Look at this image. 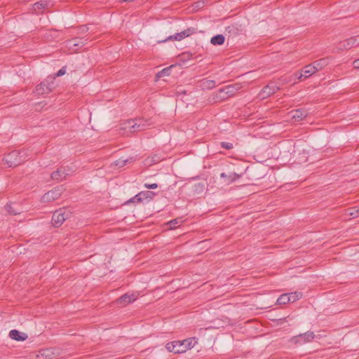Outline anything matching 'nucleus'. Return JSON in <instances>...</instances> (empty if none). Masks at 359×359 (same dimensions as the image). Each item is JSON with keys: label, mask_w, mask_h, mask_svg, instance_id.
Segmentation results:
<instances>
[{"label": "nucleus", "mask_w": 359, "mask_h": 359, "mask_svg": "<svg viewBox=\"0 0 359 359\" xmlns=\"http://www.w3.org/2000/svg\"><path fill=\"white\" fill-rule=\"evenodd\" d=\"M156 195V194L152 191H142L127 201L125 204L127 205L130 203H141L144 200L149 202L151 201Z\"/></svg>", "instance_id": "nucleus-4"}, {"label": "nucleus", "mask_w": 359, "mask_h": 359, "mask_svg": "<svg viewBox=\"0 0 359 359\" xmlns=\"http://www.w3.org/2000/svg\"><path fill=\"white\" fill-rule=\"evenodd\" d=\"M129 130L131 133H135L144 130V124L142 123V120H130L128 123Z\"/></svg>", "instance_id": "nucleus-14"}, {"label": "nucleus", "mask_w": 359, "mask_h": 359, "mask_svg": "<svg viewBox=\"0 0 359 359\" xmlns=\"http://www.w3.org/2000/svg\"><path fill=\"white\" fill-rule=\"evenodd\" d=\"M50 5V1L41 0L33 5V9L35 12H39V11H43L44 9H47L49 8Z\"/></svg>", "instance_id": "nucleus-18"}, {"label": "nucleus", "mask_w": 359, "mask_h": 359, "mask_svg": "<svg viewBox=\"0 0 359 359\" xmlns=\"http://www.w3.org/2000/svg\"><path fill=\"white\" fill-rule=\"evenodd\" d=\"M290 113L292 114V118L295 122H299L303 121L305 118L307 117L309 114L308 111L303 108L292 111Z\"/></svg>", "instance_id": "nucleus-13"}, {"label": "nucleus", "mask_w": 359, "mask_h": 359, "mask_svg": "<svg viewBox=\"0 0 359 359\" xmlns=\"http://www.w3.org/2000/svg\"><path fill=\"white\" fill-rule=\"evenodd\" d=\"M315 338L313 332L308 331L305 333L294 336L290 339V341L294 344H303L311 342Z\"/></svg>", "instance_id": "nucleus-5"}, {"label": "nucleus", "mask_w": 359, "mask_h": 359, "mask_svg": "<svg viewBox=\"0 0 359 359\" xmlns=\"http://www.w3.org/2000/svg\"><path fill=\"white\" fill-rule=\"evenodd\" d=\"M69 212L65 208H60L55 211L52 216V224L55 227L60 226L69 216Z\"/></svg>", "instance_id": "nucleus-3"}, {"label": "nucleus", "mask_w": 359, "mask_h": 359, "mask_svg": "<svg viewBox=\"0 0 359 359\" xmlns=\"http://www.w3.org/2000/svg\"><path fill=\"white\" fill-rule=\"evenodd\" d=\"M9 337L12 339L18 341H23L26 340L27 338L28 337L27 334L20 332V331H18L17 330H11L9 332Z\"/></svg>", "instance_id": "nucleus-17"}, {"label": "nucleus", "mask_w": 359, "mask_h": 359, "mask_svg": "<svg viewBox=\"0 0 359 359\" xmlns=\"http://www.w3.org/2000/svg\"><path fill=\"white\" fill-rule=\"evenodd\" d=\"M88 39L83 37H74L69 42L73 46H83Z\"/></svg>", "instance_id": "nucleus-23"}, {"label": "nucleus", "mask_w": 359, "mask_h": 359, "mask_svg": "<svg viewBox=\"0 0 359 359\" xmlns=\"http://www.w3.org/2000/svg\"><path fill=\"white\" fill-rule=\"evenodd\" d=\"M316 72L322 69L328 65V58H321L311 63Z\"/></svg>", "instance_id": "nucleus-19"}, {"label": "nucleus", "mask_w": 359, "mask_h": 359, "mask_svg": "<svg viewBox=\"0 0 359 359\" xmlns=\"http://www.w3.org/2000/svg\"><path fill=\"white\" fill-rule=\"evenodd\" d=\"M220 177L222 178H226V182L227 184H230V183L235 182L238 179H239L241 177V175H238L235 172L231 173L229 175H226L224 172H222L220 174Z\"/></svg>", "instance_id": "nucleus-20"}, {"label": "nucleus", "mask_w": 359, "mask_h": 359, "mask_svg": "<svg viewBox=\"0 0 359 359\" xmlns=\"http://www.w3.org/2000/svg\"><path fill=\"white\" fill-rule=\"evenodd\" d=\"M346 215L352 216L353 217H359V208L358 207H353L351 208H348L346 210Z\"/></svg>", "instance_id": "nucleus-29"}, {"label": "nucleus", "mask_w": 359, "mask_h": 359, "mask_svg": "<svg viewBox=\"0 0 359 359\" xmlns=\"http://www.w3.org/2000/svg\"><path fill=\"white\" fill-rule=\"evenodd\" d=\"M221 147L227 150L232 149L233 148V144L230 142H222L220 143Z\"/></svg>", "instance_id": "nucleus-32"}, {"label": "nucleus", "mask_w": 359, "mask_h": 359, "mask_svg": "<svg viewBox=\"0 0 359 359\" xmlns=\"http://www.w3.org/2000/svg\"><path fill=\"white\" fill-rule=\"evenodd\" d=\"M62 187L58 186L55 187L54 189L48 191L46 192L41 198L42 202L46 203V202H51L54 201L56 199H58L62 193Z\"/></svg>", "instance_id": "nucleus-7"}, {"label": "nucleus", "mask_w": 359, "mask_h": 359, "mask_svg": "<svg viewBox=\"0 0 359 359\" xmlns=\"http://www.w3.org/2000/svg\"><path fill=\"white\" fill-rule=\"evenodd\" d=\"M53 83H49L47 80L43 81L35 88V93L39 95H46L49 94L53 90Z\"/></svg>", "instance_id": "nucleus-11"}, {"label": "nucleus", "mask_w": 359, "mask_h": 359, "mask_svg": "<svg viewBox=\"0 0 359 359\" xmlns=\"http://www.w3.org/2000/svg\"><path fill=\"white\" fill-rule=\"evenodd\" d=\"M196 32V29L194 27H189L187 29L183 30L181 32L176 33L173 35L169 36L165 40H163L162 42H165L167 41H181L183 39L188 37Z\"/></svg>", "instance_id": "nucleus-8"}, {"label": "nucleus", "mask_w": 359, "mask_h": 359, "mask_svg": "<svg viewBox=\"0 0 359 359\" xmlns=\"http://www.w3.org/2000/svg\"><path fill=\"white\" fill-rule=\"evenodd\" d=\"M238 84L229 85L223 88H221L216 94V97L220 100H224L227 98L233 96L238 90Z\"/></svg>", "instance_id": "nucleus-2"}, {"label": "nucleus", "mask_w": 359, "mask_h": 359, "mask_svg": "<svg viewBox=\"0 0 359 359\" xmlns=\"http://www.w3.org/2000/svg\"><path fill=\"white\" fill-rule=\"evenodd\" d=\"M302 73L304 74V78L307 79L316 73L314 67L312 64L307 65L302 69Z\"/></svg>", "instance_id": "nucleus-21"}, {"label": "nucleus", "mask_w": 359, "mask_h": 359, "mask_svg": "<svg viewBox=\"0 0 359 359\" xmlns=\"http://www.w3.org/2000/svg\"><path fill=\"white\" fill-rule=\"evenodd\" d=\"M295 76H296L298 79L301 80V79L304 77V74H303V73H297H297H295Z\"/></svg>", "instance_id": "nucleus-40"}, {"label": "nucleus", "mask_w": 359, "mask_h": 359, "mask_svg": "<svg viewBox=\"0 0 359 359\" xmlns=\"http://www.w3.org/2000/svg\"><path fill=\"white\" fill-rule=\"evenodd\" d=\"M353 65L354 68L358 69L359 68V59L354 60L353 62Z\"/></svg>", "instance_id": "nucleus-39"}, {"label": "nucleus", "mask_w": 359, "mask_h": 359, "mask_svg": "<svg viewBox=\"0 0 359 359\" xmlns=\"http://www.w3.org/2000/svg\"><path fill=\"white\" fill-rule=\"evenodd\" d=\"M68 174L64 167H60L57 170L51 173L50 177L53 180L60 182L65 180Z\"/></svg>", "instance_id": "nucleus-15"}, {"label": "nucleus", "mask_w": 359, "mask_h": 359, "mask_svg": "<svg viewBox=\"0 0 359 359\" xmlns=\"http://www.w3.org/2000/svg\"><path fill=\"white\" fill-rule=\"evenodd\" d=\"M60 349L57 348H47L40 351L43 359H53L60 355Z\"/></svg>", "instance_id": "nucleus-12"}, {"label": "nucleus", "mask_w": 359, "mask_h": 359, "mask_svg": "<svg viewBox=\"0 0 359 359\" xmlns=\"http://www.w3.org/2000/svg\"><path fill=\"white\" fill-rule=\"evenodd\" d=\"M356 46H359V36H352L346 40L339 41L336 48L338 50H349Z\"/></svg>", "instance_id": "nucleus-6"}, {"label": "nucleus", "mask_w": 359, "mask_h": 359, "mask_svg": "<svg viewBox=\"0 0 359 359\" xmlns=\"http://www.w3.org/2000/svg\"><path fill=\"white\" fill-rule=\"evenodd\" d=\"M5 209L6 210V211L10 214V215H17L18 214H19V212L16 211L13 207L11 205V204H6L5 205Z\"/></svg>", "instance_id": "nucleus-30"}, {"label": "nucleus", "mask_w": 359, "mask_h": 359, "mask_svg": "<svg viewBox=\"0 0 359 359\" xmlns=\"http://www.w3.org/2000/svg\"><path fill=\"white\" fill-rule=\"evenodd\" d=\"M88 31V27L87 25H82L79 27V33H85Z\"/></svg>", "instance_id": "nucleus-36"}, {"label": "nucleus", "mask_w": 359, "mask_h": 359, "mask_svg": "<svg viewBox=\"0 0 359 359\" xmlns=\"http://www.w3.org/2000/svg\"><path fill=\"white\" fill-rule=\"evenodd\" d=\"M225 41V37L223 34H217L210 39V43L214 46L222 45Z\"/></svg>", "instance_id": "nucleus-22"}, {"label": "nucleus", "mask_w": 359, "mask_h": 359, "mask_svg": "<svg viewBox=\"0 0 359 359\" xmlns=\"http://www.w3.org/2000/svg\"><path fill=\"white\" fill-rule=\"evenodd\" d=\"M135 299L136 296L134 294H128V293H126L118 298L116 300V302L118 305L125 306L127 304L133 302Z\"/></svg>", "instance_id": "nucleus-16"}, {"label": "nucleus", "mask_w": 359, "mask_h": 359, "mask_svg": "<svg viewBox=\"0 0 359 359\" xmlns=\"http://www.w3.org/2000/svg\"><path fill=\"white\" fill-rule=\"evenodd\" d=\"M144 186L148 189H154L158 187V184L156 183L145 184Z\"/></svg>", "instance_id": "nucleus-34"}, {"label": "nucleus", "mask_w": 359, "mask_h": 359, "mask_svg": "<svg viewBox=\"0 0 359 359\" xmlns=\"http://www.w3.org/2000/svg\"><path fill=\"white\" fill-rule=\"evenodd\" d=\"M128 162V159L124 160V161L118 160V161H116V165H118V166H120V167H122V166H123V165H126V163H127Z\"/></svg>", "instance_id": "nucleus-37"}, {"label": "nucleus", "mask_w": 359, "mask_h": 359, "mask_svg": "<svg viewBox=\"0 0 359 359\" xmlns=\"http://www.w3.org/2000/svg\"><path fill=\"white\" fill-rule=\"evenodd\" d=\"M179 223V221L177 219H175L173 220H171L168 224L170 225V229H175L176 227V225Z\"/></svg>", "instance_id": "nucleus-33"}, {"label": "nucleus", "mask_w": 359, "mask_h": 359, "mask_svg": "<svg viewBox=\"0 0 359 359\" xmlns=\"http://www.w3.org/2000/svg\"><path fill=\"white\" fill-rule=\"evenodd\" d=\"M280 88L276 85L275 82H270L261 90L259 93V97L262 100L266 99L270 97L271 95L274 94Z\"/></svg>", "instance_id": "nucleus-9"}, {"label": "nucleus", "mask_w": 359, "mask_h": 359, "mask_svg": "<svg viewBox=\"0 0 359 359\" xmlns=\"http://www.w3.org/2000/svg\"><path fill=\"white\" fill-rule=\"evenodd\" d=\"M65 73H66V67H63L55 74V76L57 77L61 76H63Z\"/></svg>", "instance_id": "nucleus-35"}, {"label": "nucleus", "mask_w": 359, "mask_h": 359, "mask_svg": "<svg viewBox=\"0 0 359 359\" xmlns=\"http://www.w3.org/2000/svg\"><path fill=\"white\" fill-rule=\"evenodd\" d=\"M196 341L195 338H189L182 341H177V353H182L187 350L191 349L196 344Z\"/></svg>", "instance_id": "nucleus-10"}, {"label": "nucleus", "mask_w": 359, "mask_h": 359, "mask_svg": "<svg viewBox=\"0 0 359 359\" xmlns=\"http://www.w3.org/2000/svg\"><path fill=\"white\" fill-rule=\"evenodd\" d=\"M50 32H57V29H50Z\"/></svg>", "instance_id": "nucleus-42"}, {"label": "nucleus", "mask_w": 359, "mask_h": 359, "mask_svg": "<svg viewBox=\"0 0 359 359\" xmlns=\"http://www.w3.org/2000/svg\"><path fill=\"white\" fill-rule=\"evenodd\" d=\"M122 1H124V2H133V1H134V0H122Z\"/></svg>", "instance_id": "nucleus-41"}, {"label": "nucleus", "mask_w": 359, "mask_h": 359, "mask_svg": "<svg viewBox=\"0 0 359 359\" xmlns=\"http://www.w3.org/2000/svg\"><path fill=\"white\" fill-rule=\"evenodd\" d=\"M27 154L25 151L13 150L6 154L2 159L5 164L10 168H15L23 163L27 160Z\"/></svg>", "instance_id": "nucleus-1"}, {"label": "nucleus", "mask_w": 359, "mask_h": 359, "mask_svg": "<svg viewBox=\"0 0 359 359\" xmlns=\"http://www.w3.org/2000/svg\"><path fill=\"white\" fill-rule=\"evenodd\" d=\"M201 86L203 88L212 89L215 86L214 80L203 79L201 81Z\"/></svg>", "instance_id": "nucleus-26"}, {"label": "nucleus", "mask_w": 359, "mask_h": 359, "mask_svg": "<svg viewBox=\"0 0 359 359\" xmlns=\"http://www.w3.org/2000/svg\"><path fill=\"white\" fill-rule=\"evenodd\" d=\"M204 190V184L201 182L197 183L194 185L195 192L199 194L203 192Z\"/></svg>", "instance_id": "nucleus-31"}, {"label": "nucleus", "mask_w": 359, "mask_h": 359, "mask_svg": "<svg viewBox=\"0 0 359 359\" xmlns=\"http://www.w3.org/2000/svg\"><path fill=\"white\" fill-rule=\"evenodd\" d=\"M173 66L171 65L168 67L163 69L156 74V80H158L161 77L168 76L170 74L171 69Z\"/></svg>", "instance_id": "nucleus-24"}, {"label": "nucleus", "mask_w": 359, "mask_h": 359, "mask_svg": "<svg viewBox=\"0 0 359 359\" xmlns=\"http://www.w3.org/2000/svg\"><path fill=\"white\" fill-rule=\"evenodd\" d=\"M287 294L290 297V303H292L300 299L303 296L302 293L300 292H294Z\"/></svg>", "instance_id": "nucleus-27"}, {"label": "nucleus", "mask_w": 359, "mask_h": 359, "mask_svg": "<svg viewBox=\"0 0 359 359\" xmlns=\"http://www.w3.org/2000/svg\"><path fill=\"white\" fill-rule=\"evenodd\" d=\"M192 55H192V53H189V52H185V53H183L182 54V56L183 57H184V58H185V57H187L188 59H189Z\"/></svg>", "instance_id": "nucleus-38"}, {"label": "nucleus", "mask_w": 359, "mask_h": 359, "mask_svg": "<svg viewBox=\"0 0 359 359\" xmlns=\"http://www.w3.org/2000/svg\"><path fill=\"white\" fill-rule=\"evenodd\" d=\"M287 303H290V297L287 293L281 294L276 300V304L278 305H284Z\"/></svg>", "instance_id": "nucleus-25"}, {"label": "nucleus", "mask_w": 359, "mask_h": 359, "mask_svg": "<svg viewBox=\"0 0 359 359\" xmlns=\"http://www.w3.org/2000/svg\"><path fill=\"white\" fill-rule=\"evenodd\" d=\"M177 341H170L166 344L165 348L169 352H173L174 353H177Z\"/></svg>", "instance_id": "nucleus-28"}]
</instances>
